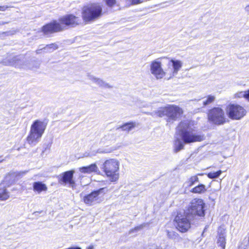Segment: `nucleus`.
I'll return each mask as SVG.
<instances>
[{
	"label": "nucleus",
	"instance_id": "obj_21",
	"mask_svg": "<svg viewBox=\"0 0 249 249\" xmlns=\"http://www.w3.org/2000/svg\"><path fill=\"white\" fill-rule=\"evenodd\" d=\"M220 229H219V231ZM226 233H223L222 231H221V233L219 232V243L220 246L222 247V249H225L226 244Z\"/></svg>",
	"mask_w": 249,
	"mask_h": 249
},
{
	"label": "nucleus",
	"instance_id": "obj_20",
	"mask_svg": "<svg viewBox=\"0 0 249 249\" xmlns=\"http://www.w3.org/2000/svg\"><path fill=\"white\" fill-rule=\"evenodd\" d=\"M135 126V124L134 123L130 122L125 123V124L122 125L118 129L121 128L123 131H129L131 130Z\"/></svg>",
	"mask_w": 249,
	"mask_h": 249
},
{
	"label": "nucleus",
	"instance_id": "obj_31",
	"mask_svg": "<svg viewBox=\"0 0 249 249\" xmlns=\"http://www.w3.org/2000/svg\"><path fill=\"white\" fill-rule=\"evenodd\" d=\"M208 177L210 178H215L218 177V171L209 173L208 174Z\"/></svg>",
	"mask_w": 249,
	"mask_h": 249
},
{
	"label": "nucleus",
	"instance_id": "obj_24",
	"mask_svg": "<svg viewBox=\"0 0 249 249\" xmlns=\"http://www.w3.org/2000/svg\"><path fill=\"white\" fill-rule=\"evenodd\" d=\"M197 181H198V178L197 176H193L185 183V184L187 187H190L193 185L195 182Z\"/></svg>",
	"mask_w": 249,
	"mask_h": 249
},
{
	"label": "nucleus",
	"instance_id": "obj_11",
	"mask_svg": "<svg viewBox=\"0 0 249 249\" xmlns=\"http://www.w3.org/2000/svg\"><path fill=\"white\" fill-rule=\"evenodd\" d=\"M150 71L157 79H160L165 75V72L161 67V63L159 61V59L151 62Z\"/></svg>",
	"mask_w": 249,
	"mask_h": 249
},
{
	"label": "nucleus",
	"instance_id": "obj_9",
	"mask_svg": "<svg viewBox=\"0 0 249 249\" xmlns=\"http://www.w3.org/2000/svg\"><path fill=\"white\" fill-rule=\"evenodd\" d=\"M107 191L108 190L106 187L100 188L85 196L83 198V201L87 205H93L100 202L99 196L101 194H105Z\"/></svg>",
	"mask_w": 249,
	"mask_h": 249
},
{
	"label": "nucleus",
	"instance_id": "obj_17",
	"mask_svg": "<svg viewBox=\"0 0 249 249\" xmlns=\"http://www.w3.org/2000/svg\"><path fill=\"white\" fill-rule=\"evenodd\" d=\"M16 175L15 173H10L7 175L4 178L2 184L4 186H10L15 181Z\"/></svg>",
	"mask_w": 249,
	"mask_h": 249
},
{
	"label": "nucleus",
	"instance_id": "obj_16",
	"mask_svg": "<svg viewBox=\"0 0 249 249\" xmlns=\"http://www.w3.org/2000/svg\"><path fill=\"white\" fill-rule=\"evenodd\" d=\"M208 116L210 121L217 124L218 123V108L215 107L210 110Z\"/></svg>",
	"mask_w": 249,
	"mask_h": 249
},
{
	"label": "nucleus",
	"instance_id": "obj_40",
	"mask_svg": "<svg viewBox=\"0 0 249 249\" xmlns=\"http://www.w3.org/2000/svg\"><path fill=\"white\" fill-rule=\"evenodd\" d=\"M218 173H219V176L220 174H221V171L219 170Z\"/></svg>",
	"mask_w": 249,
	"mask_h": 249
},
{
	"label": "nucleus",
	"instance_id": "obj_43",
	"mask_svg": "<svg viewBox=\"0 0 249 249\" xmlns=\"http://www.w3.org/2000/svg\"><path fill=\"white\" fill-rule=\"evenodd\" d=\"M223 230H224V232H225V229L224 228H223ZM224 233H225V232H224Z\"/></svg>",
	"mask_w": 249,
	"mask_h": 249
},
{
	"label": "nucleus",
	"instance_id": "obj_29",
	"mask_svg": "<svg viewBox=\"0 0 249 249\" xmlns=\"http://www.w3.org/2000/svg\"><path fill=\"white\" fill-rule=\"evenodd\" d=\"M245 91H239L234 94L233 98L234 99L241 98L242 97L245 98Z\"/></svg>",
	"mask_w": 249,
	"mask_h": 249
},
{
	"label": "nucleus",
	"instance_id": "obj_18",
	"mask_svg": "<svg viewBox=\"0 0 249 249\" xmlns=\"http://www.w3.org/2000/svg\"><path fill=\"white\" fill-rule=\"evenodd\" d=\"M33 189L35 191L37 192L38 193L42 191H45L47 189L46 185L41 182H35L33 184Z\"/></svg>",
	"mask_w": 249,
	"mask_h": 249
},
{
	"label": "nucleus",
	"instance_id": "obj_41",
	"mask_svg": "<svg viewBox=\"0 0 249 249\" xmlns=\"http://www.w3.org/2000/svg\"><path fill=\"white\" fill-rule=\"evenodd\" d=\"M1 24H4V23H1L0 22V25H1Z\"/></svg>",
	"mask_w": 249,
	"mask_h": 249
},
{
	"label": "nucleus",
	"instance_id": "obj_13",
	"mask_svg": "<svg viewBox=\"0 0 249 249\" xmlns=\"http://www.w3.org/2000/svg\"><path fill=\"white\" fill-rule=\"evenodd\" d=\"M167 65L169 68L167 71H168L170 66L173 67V69H171V75H172V76H174L175 75L177 74L178 71L182 67V63L180 60L172 59L168 62Z\"/></svg>",
	"mask_w": 249,
	"mask_h": 249
},
{
	"label": "nucleus",
	"instance_id": "obj_30",
	"mask_svg": "<svg viewBox=\"0 0 249 249\" xmlns=\"http://www.w3.org/2000/svg\"><path fill=\"white\" fill-rule=\"evenodd\" d=\"M145 225H146L145 224H141V225L137 226V227H135L134 229L130 230L129 232H130V233H132L135 231H140L145 226Z\"/></svg>",
	"mask_w": 249,
	"mask_h": 249
},
{
	"label": "nucleus",
	"instance_id": "obj_2",
	"mask_svg": "<svg viewBox=\"0 0 249 249\" xmlns=\"http://www.w3.org/2000/svg\"><path fill=\"white\" fill-rule=\"evenodd\" d=\"M177 133H178L181 138V140L176 137L174 143V150L175 152H178L183 149L184 143H190L196 142H201L204 139L203 135L197 134L195 131L191 128L187 121L181 122L177 128Z\"/></svg>",
	"mask_w": 249,
	"mask_h": 249
},
{
	"label": "nucleus",
	"instance_id": "obj_3",
	"mask_svg": "<svg viewBox=\"0 0 249 249\" xmlns=\"http://www.w3.org/2000/svg\"><path fill=\"white\" fill-rule=\"evenodd\" d=\"M81 23L79 17L73 15H67L59 19V22L54 20L42 27V32L45 35L62 31L66 26L75 27Z\"/></svg>",
	"mask_w": 249,
	"mask_h": 249
},
{
	"label": "nucleus",
	"instance_id": "obj_35",
	"mask_svg": "<svg viewBox=\"0 0 249 249\" xmlns=\"http://www.w3.org/2000/svg\"><path fill=\"white\" fill-rule=\"evenodd\" d=\"M245 98L249 101V89L248 91H245Z\"/></svg>",
	"mask_w": 249,
	"mask_h": 249
},
{
	"label": "nucleus",
	"instance_id": "obj_38",
	"mask_svg": "<svg viewBox=\"0 0 249 249\" xmlns=\"http://www.w3.org/2000/svg\"><path fill=\"white\" fill-rule=\"evenodd\" d=\"M87 249H93V246H89L88 248Z\"/></svg>",
	"mask_w": 249,
	"mask_h": 249
},
{
	"label": "nucleus",
	"instance_id": "obj_5",
	"mask_svg": "<svg viewBox=\"0 0 249 249\" xmlns=\"http://www.w3.org/2000/svg\"><path fill=\"white\" fill-rule=\"evenodd\" d=\"M46 127V124L40 120L35 121L31 125L27 142L32 145H36L40 141Z\"/></svg>",
	"mask_w": 249,
	"mask_h": 249
},
{
	"label": "nucleus",
	"instance_id": "obj_25",
	"mask_svg": "<svg viewBox=\"0 0 249 249\" xmlns=\"http://www.w3.org/2000/svg\"><path fill=\"white\" fill-rule=\"evenodd\" d=\"M166 232L168 237L170 239L175 240L179 238L178 234L174 231L167 230Z\"/></svg>",
	"mask_w": 249,
	"mask_h": 249
},
{
	"label": "nucleus",
	"instance_id": "obj_23",
	"mask_svg": "<svg viewBox=\"0 0 249 249\" xmlns=\"http://www.w3.org/2000/svg\"><path fill=\"white\" fill-rule=\"evenodd\" d=\"M9 197L8 193L6 191L5 188L0 189V200H5Z\"/></svg>",
	"mask_w": 249,
	"mask_h": 249
},
{
	"label": "nucleus",
	"instance_id": "obj_33",
	"mask_svg": "<svg viewBox=\"0 0 249 249\" xmlns=\"http://www.w3.org/2000/svg\"><path fill=\"white\" fill-rule=\"evenodd\" d=\"M130 1L132 4H138L142 2L141 0H130Z\"/></svg>",
	"mask_w": 249,
	"mask_h": 249
},
{
	"label": "nucleus",
	"instance_id": "obj_36",
	"mask_svg": "<svg viewBox=\"0 0 249 249\" xmlns=\"http://www.w3.org/2000/svg\"><path fill=\"white\" fill-rule=\"evenodd\" d=\"M245 11L246 12V13L249 15V4L247 5L245 7Z\"/></svg>",
	"mask_w": 249,
	"mask_h": 249
},
{
	"label": "nucleus",
	"instance_id": "obj_14",
	"mask_svg": "<svg viewBox=\"0 0 249 249\" xmlns=\"http://www.w3.org/2000/svg\"><path fill=\"white\" fill-rule=\"evenodd\" d=\"M88 78L92 81L93 83L99 86L100 87L103 89H111L112 86L110 85L108 83H107L103 80L97 78L94 76L91 75L89 73L88 74Z\"/></svg>",
	"mask_w": 249,
	"mask_h": 249
},
{
	"label": "nucleus",
	"instance_id": "obj_12",
	"mask_svg": "<svg viewBox=\"0 0 249 249\" xmlns=\"http://www.w3.org/2000/svg\"><path fill=\"white\" fill-rule=\"evenodd\" d=\"M3 65L6 66H14L16 68H23L25 63V56L23 55H19L4 60Z\"/></svg>",
	"mask_w": 249,
	"mask_h": 249
},
{
	"label": "nucleus",
	"instance_id": "obj_42",
	"mask_svg": "<svg viewBox=\"0 0 249 249\" xmlns=\"http://www.w3.org/2000/svg\"><path fill=\"white\" fill-rule=\"evenodd\" d=\"M248 40H249V36H248Z\"/></svg>",
	"mask_w": 249,
	"mask_h": 249
},
{
	"label": "nucleus",
	"instance_id": "obj_32",
	"mask_svg": "<svg viewBox=\"0 0 249 249\" xmlns=\"http://www.w3.org/2000/svg\"><path fill=\"white\" fill-rule=\"evenodd\" d=\"M113 150V149H106L105 150H102L101 149H99L97 150V153H108L111 152Z\"/></svg>",
	"mask_w": 249,
	"mask_h": 249
},
{
	"label": "nucleus",
	"instance_id": "obj_15",
	"mask_svg": "<svg viewBox=\"0 0 249 249\" xmlns=\"http://www.w3.org/2000/svg\"><path fill=\"white\" fill-rule=\"evenodd\" d=\"M79 171L82 173L90 174L94 172L98 174L100 173L98 167L95 163H92L87 166L79 168Z\"/></svg>",
	"mask_w": 249,
	"mask_h": 249
},
{
	"label": "nucleus",
	"instance_id": "obj_10",
	"mask_svg": "<svg viewBox=\"0 0 249 249\" xmlns=\"http://www.w3.org/2000/svg\"><path fill=\"white\" fill-rule=\"evenodd\" d=\"M74 173V170H71L60 174L57 177L59 183L61 185L68 184L69 187L73 189L75 187V182L73 178Z\"/></svg>",
	"mask_w": 249,
	"mask_h": 249
},
{
	"label": "nucleus",
	"instance_id": "obj_19",
	"mask_svg": "<svg viewBox=\"0 0 249 249\" xmlns=\"http://www.w3.org/2000/svg\"><path fill=\"white\" fill-rule=\"evenodd\" d=\"M58 48L57 44L56 43H52L47 45L43 47V52L44 53H51Z\"/></svg>",
	"mask_w": 249,
	"mask_h": 249
},
{
	"label": "nucleus",
	"instance_id": "obj_34",
	"mask_svg": "<svg viewBox=\"0 0 249 249\" xmlns=\"http://www.w3.org/2000/svg\"><path fill=\"white\" fill-rule=\"evenodd\" d=\"M9 7L7 5L0 6V11H5Z\"/></svg>",
	"mask_w": 249,
	"mask_h": 249
},
{
	"label": "nucleus",
	"instance_id": "obj_4",
	"mask_svg": "<svg viewBox=\"0 0 249 249\" xmlns=\"http://www.w3.org/2000/svg\"><path fill=\"white\" fill-rule=\"evenodd\" d=\"M183 110L178 106L168 105L150 113L153 116L164 118L167 123H173L183 114Z\"/></svg>",
	"mask_w": 249,
	"mask_h": 249
},
{
	"label": "nucleus",
	"instance_id": "obj_28",
	"mask_svg": "<svg viewBox=\"0 0 249 249\" xmlns=\"http://www.w3.org/2000/svg\"><path fill=\"white\" fill-rule=\"evenodd\" d=\"M104 1L105 2L106 5L108 7L110 8L114 6L116 3V0H104Z\"/></svg>",
	"mask_w": 249,
	"mask_h": 249
},
{
	"label": "nucleus",
	"instance_id": "obj_1",
	"mask_svg": "<svg viewBox=\"0 0 249 249\" xmlns=\"http://www.w3.org/2000/svg\"><path fill=\"white\" fill-rule=\"evenodd\" d=\"M205 203L200 198H194L190 202L183 216H177L175 221L177 229L181 232H185L191 224L196 223L205 216Z\"/></svg>",
	"mask_w": 249,
	"mask_h": 249
},
{
	"label": "nucleus",
	"instance_id": "obj_7",
	"mask_svg": "<svg viewBox=\"0 0 249 249\" xmlns=\"http://www.w3.org/2000/svg\"><path fill=\"white\" fill-rule=\"evenodd\" d=\"M102 14V8L98 4H92L84 6L82 11V17L85 22L93 21L99 18Z\"/></svg>",
	"mask_w": 249,
	"mask_h": 249
},
{
	"label": "nucleus",
	"instance_id": "obj_8",
	"mask_svg": "<svg viewBox=\"0 0 249 249\" xmlns=\"http://www.w3.org/2000/svg\"><path fill=\"white\" fill-rule=\"evenodd\" d=\"M227 114L230 119L239 120L246 115V110L239 105L230 104L227 107Z\"/></svg>",
	"mask_w": 249,
	"mask_h": 249
},
{
	"label": "nucleus",
	"instance_id": "obj_27",
	"mask_svg": "<svg viewBox=\"0 0 249 249\" xmlns=\"http://www.w3.org/2000/svg\"><path fill=\"white\" fill-rule=\"evenodd\" d=\"M215 97L212 95H209L205 100L203 101V105L204 106L209 105L214 101Z\"/></svg>",
	"mask_w": 249,
	"mask_h": 249
},
{
	"label": "nucleus",
	"instance_id": "obj_22",
	"mask_svg": "<svg viewBox=\"0 0 249 249\" xmlns=\"http://www.w3.org/2000/svg\"><path fill=\"white\" fill-rule=\"evenodd\" d=\"M219 125L222 124L226 123V122H228L229 120L227 118H226L224 116V112L222 109L219 107Z\"/></svg>",
	"mask_w": 249,
	"mask_h": 249
},
{
	"label": "nucleus",
	"instance_id": "obj_37",
	"mask_svg": "<svg viewBox=\"0 0 249 249\" xmlns=\"http://www.w3.org/2000/svg\"><path fill=\"white\" fill-rule=\"evenodd\" d=\"M42 50H43V48H40V49H39L37 50L36 51V54L40 53H41V51Z\"/></svg>",
	"mask_w": 249,
	"mask_h": 249
},
{
	"label": "nucleus",
	"instance_id": "obj_39",
	"mask_svg": "<svg viewBox=\"0 0 249 249\" xmlns=\"http://www.w3.org/2000/svg\"><path fill=\"white\" fill-rule=\"evenodd\" d=\"M1 157H0V163L2 162L4 160L3 159H1Z\"/></svg>",
	"mask_w": 249,
	"mask_h": 249
},
{
	"label": "nucleus",
	"instance_id": "obj_6",
	"mask_svg": "<svg viewBox=\"0 0 249 249\" xmlns=\"http://www.w3.org/2000/svg\"><path fill=\"white\" fill-rule=\"evenodd\" d=\"M119 162L115 159L106 160L102 164L101 168L111 182H115L119 179Z\"/></svg>",
	"mask_w": 249,
	"mask_h": 249
},
{
	"label": "nucleus",
	"instance_id": "obj_26",
	"mask_svg": "<svg viewBox=\"0 0 249 249\" xmlns=\"http://www.w3.org/2000/svg\"><path fill=\"white\" fill-rule=\"evenodd\" d=\"M205 190V187L203 184H200L192 189V192L194 193H201Z\"/></svg>",
	"mask_w": 249,
	"mask_h": 249
}]
</instances>
